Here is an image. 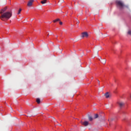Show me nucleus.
<instances>
[{"label": "nucleus", "mask_w": 131, "mask_h": 131, "mask_svg": "<svg viewBox=\"0 0 131 131\" xmlns=\"http://www.w3.org/2000/svg\"><path fill=\"white\" fill-rule=\"evenodd\" d=\"M12 16V11H7L2 13L1 15L0 19L5 21V19L6 20H9Z\"/></svg>", "instance_id": "f257e3e1"}, {"label": "nucleus", "mask_w": 131, "mask_h": 131, "mask_svg": "<svg viewBox=\"0 0 131 131\" xmlns=\"http://www.w3.org/2000/svg\"><path fill=\"white\" fill-rule=\"evenodd\" d=\"M116 5L118 7H119L120 9H123L125 6L124 3L120 0H117L116 1Z\"/></svg>", "instance_id": "f03ea898"}, {"label": "nucleus", "mask_w": 131, "mask_h": 131, "mask_svg": "<svg viewBox=\"0 0 131 131\" xmlns=\"http://www.w3.org/2000/svg\"><path fill=\"white\" fill-rule=\"evenodd\" d=\"M34 0H29L27 3V6L28 7H31L33 5Z\"/></svg>", "instance_id": "7ed1b4c3"}, {"label": "nucleus", "mask_w": 131, "mask_h": 131, "mask_svg": "<svg viewBox=\"0 0 131 131\" xmlns=\"http://www.w3.org/2000/svg\"><path fill=\"white\" fill-rule=\"evenodd\" d=\"M80 123H81V125H82L85 127L88 126L90 124L89 122L86 121H85L84 122L81 121Z\"/></svg>", "instance_id": "20e7f679"}, {"label": "nucleus", "mask_w": 131, "mask_h": 131, "mask_svg": "<svg viewBox=\"0 0 131 131\" xmlns=\"http://www.w3.org/2000/svg\"><path fill=\"white\" fill-rule=\"evenodd\" d=\"M7 10V7H5L4 8H3L1 10L0 14H3V13H5Z\"/></svg>", "instance_id": "39448f33"}, {"label": "nucleus", "mask_w": 131, "mask_h": 131, "mask_svg": "<svg viewBox=\"0 0 131 131\" xmlns=\"http://www.w3.org/2000/svg\"><path fill=\"white\" fill-rule=\"evenodd\" d=\"M88 36H89V34H88V32H84L82 33V35H81L82 38L88 37Z\"/></svg>", "instance_id": "423d86ee"}, {"label": "nucleus", "mask_w": 131, "mask_h": 131, "mask_svg": "<svg viewBox=\"0 0 131 131\" xmlns=\"http://www.w3.org/2000/svg\"><path fill=\"white\" fill-rule=\"evenodd\" d=\"M100 59L101 60V62L102 64H105L106 63V59L105 58L102 59V58L100 57Z\"/></svg>", "instance_id": "0eeeda50"}, {"label": "nucleus", "mask_w": 131, "mask_h": 131, "mask_svg": "<svg viewBox=\"0 0 131 131\" xmlns=\"http://www.w3.org/2000/svg\"><path fill=\"white\" fill-rule=\"evenodd\" d=\"M118 104H119L120 107H122L124 105V102H118Z\"/></svg>", "instance_id": "6e6552de"}, {"label": "nucleus", "mask_w": 131, "mask_h": 131, "mask_svg": "<svg viewBox=\"0 0 131 131\" xmlns=\"http://www.w3.org/2000/svg\"><path fill=\"white\" fill-rule=\"evenodd\" d=\"M104 96L106 98H110V94H109L108 92H106V93H105V94H104Z\"/></svg>", "instance_id": "1a4fd4ad"}, {"label": "nucleus", "mask_w": 131, "mask_h": 131, "mask_svg": "<svg viewBox=\"0 0 131 131\" xmlns=\"http://www.w3.org/2000/svg\"><path fill=\"white\" fill-rule=\"evenodd\" d=\"M101 118L102 116L101 115L99 116L98 114H95L94 116V119H97L98 118Z\"/></svg>", "instance_id": "9d476101"}, {"label": "nucleus", "mask_w": 131, "mask_h": 131, "mask_svg": "<svg viewBox=\"0 0 131 131\" xmlns=\"http://www.w3.org/2000/svg\"><path fill=\"white\" fill-rule=\"evenodd\" d=\"M47 0H42V1H40V3L42 5H44L47 3Z\"/></svg>", "instance_id": "9b49d317"}, {"label": "nucleus", "mask_w": 131, "mask_h": 131, "mask_svg": "<svg viewBox=\"0 0 131 131\" xmlns=\"http://www.w3.org/2000/svg\"><path fill=\"white\" fill-rule=\"evenodd\" d=\"M88 118H89V120L90 121H92L93 120V118L92 117L90 116H88Z\"/></svg>", "instance_id": "f8f14e48"}, {"label": "nucleus", "mask_w": 131, "mask_h": 131, "mask_svg": "<svg viewBox=\"0 0 131 131\" xmlns=\"http://www.w3.org/2000/svg\"><path fill=\"white\" fill-rule=\"evenodd\" d=\"M60 20V19L59 18H57L55 20H53V23H56L57 21H59Z\"/></svg>", "instance_id": "ddd939ff"}, {"label": "nucleus", "mask_w": 131, "mask_h": 131, "mask_svg": "<svg viewBox=\"0 0 131 131\" xmlns=\"http://www.w3.org/2000/svg\"><path fill=\"white\" fill-rule=\"evenodd\" d=\"M36 102L37 103V104H40V98H36Z\"/></svg>", "instance_id": "4468645a"}, {"label": "nucleus", "mask_w": 131, "mask_h": 131, "mask_svg": "<svg viewBox=\"0 0 131 131\" xmlns=\"http://www.w3.org/2000/svg\"><path fill=\"white\" fill-rule=\"evenodd\" d=\"M21 10H22V9H21V8H20V9H19V10L18 11V12H17V14H18V15H19V14H20V12H21Z\"/></svg>", "instance_id": "2eb2a0df"}, {"label": "nucleus", "mask_w": 131, "mask_h": 131, "mask_svg": "<svg viewBox=\"0 0 131 131\" xmlns=\"http://www.w3.org/2000/svg\"><path fill=\"white\" fill-rule=\"evenodd\" d=\"M128 34L131 35V30H128Z\"/></svg>", "instance_id": "dca6fc26"}, {"label": "nucleus", "mask_w": 131, "mask_h": 131, "mask_svg": "<svg viewBox=\"0 0 131 131\" xmlns=\"http://www.w3.org/2000/svg\"><path fill=\"white\" fill-rule=\"evenodd\" d=\"M79 23H80L79 20H78V21H77L76 25H78V24H79Z\"/></svg>", "instance_id": "f3484780"}, {"label": "nucleus", "mask_w": 131, "mask_h": 131, "mask_svg": "<svg viewBox=\"0 0 131 131\" xmlns=\"http://www.w3.org/2000/svg\"><path fill=\"white\" fill-rule=\"evenodd\" d=\"M63 23L62 21H59V25H62Z\"/></svg>", "instance_id": "a211bd4d"}, {"label": "nucleus", "mask_w": 131, "mask_h": 131, "mask_svg": "<svg viewBox=\"0 0 131 131\" xmlns=\"http://www.w3.org/2000/svg\"><path fill=\"white\" fill-rule=\"evenodd\" d=\"M97 81H98V84L100 85V82L99 80H97Z\"/></svg>", "instance_id": "6ab92c4d"}, {"label": "nucleus", "mask_w": 131, "mask_h": 131, "mask_svg": "<svg viewBox=\"0 0 131 131\" xmlns=\"http://www.w3.org/2000/svg\"><path fill=\"white\" fill-rule=\"evenodd\" d=\"M110 120H111V121H112L114 120V119H111Z\"/></svg>", "instance_id": "aec40b11"}, {"label": "nucleus", "mask_w": 131, "mask_h": 131, "mask_svg": "<svg viewBox=\"0 0 131 131\" xmlns=\"http://www.w3.org/2000/svg\"><path fill=\"white\" fill-rule=\"evenodd\" d=\"M59 126H62V125H61V124H59Z\"/></svg>", "instance_id": "412c9836"}, {"label": "nucleus", "mask_w": 131, "mask_h": 131, "mask_svg": "<svg viewBox=\"0 0 131 131\" xmlns=\"http://www.w3.org/2000/svg\"><path fill=\"white\" fill-rule=\"evenodd\" d=\"M53 120H55V119L54 118H53Z\"/></svg>", "instance_id": "4be33fe9"}, {"label": "nucleus", "mask_w": 131, "mask_h": 131, "mask_svg": "<svg viewBox=\"0 0 131 131\" xmlns=\"http://www.w3.org/2000/svg\"><path fill=\"white\" fill-rule=\"evenodd\" d=\"M63 2H64V0H62V3H63Z\"/></svg>", "instance_id": "5701e85b"}, {"label": "nucleus", "mask_w": 131, "mask_h": 131, "mask_svg": "<svg viewBox=\"0 0 131 131\" xmlns=\"http://www.w3.org/2000/svg\"><path fill=\"white\" fill-rule=\"evenodd\" d=\"M48 36H49V34H48Z\"/></svg>", "instance_id": "b1692460"}, {"label": "nucleus", "mask_w": 131, "mask_h": 131, "mask_svg": "<svg viewBox=\"0 0 131 131\" xmlns=\"http://www.w3.org/2000/svg\"><path fill=\"white\" fill-rule=\"evenodd\" d=\"M99 61H101V59H99Z\"/></svg>", "instance_id": "393cba45"}, {"label": "nucleus", "mask_w": 131, "mask_h": 131, "mask_svg": "<svg viewBox=\"0 0 131 131\" xmlns=\"http://www.w3.org/2000/svg\"><path fill=\"white\" fill-rule=\"evenodd\" d=\"M130 98H131V95H130Z\"/></svg>", "instance_id": "a878e982"}]
</instances>
